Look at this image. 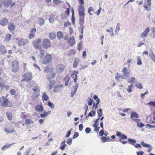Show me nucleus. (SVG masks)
Segmentation results:
<instances>
[{"label": "nucleus", "mask_w": 155, "mask_h": 155, "mask_svg": "<svg viewBox=\"0 0 155 155\" xmlns=\"http://www.w3.org/2000/svg\"><path fill=\"white\" fill-rule=\"evenodd\" d=\"M41 40L40 38H38L34 41L33 45L34 48L36 49H40L39 57L40 58H43L45 54V51L41 47Z\"/></svg>", "instance_id": "obj_1"}, {"label": "nucleus", "mask_w": 155, "mask_h": 155, "mask_svg": "<svg viewBox=\"0 0 155 155\" xmlns=\"http://www.w3.org/2000/svg\"><path fill=\"white\" fill-rule=\"evenodd\" d=\"M78 74V72L74 71H73V73L71 75L72 78L74 79V82L75 83V85L74 86V90L71 92V96L72 97H73L78 87V84L77 83H76L78 77L77 74Z\"/></svg>", "instance_id": "obj_2"}, {"label": "nucleus", "mask_w": 155, "mask_h": 155, "mask_svg": "<svg viewBox=\"0 0 155 155\" xmlns=\"http://www.w3.org/2000/svg\"><path fill=\"white\" fill-rule=\"evenodd\" d=\"M12 71L14 73L18 72L20 69V64L19 62L17 60L13 61L11 64Z\"/></svg>", "instance_id": "obj_3"}, {"label": "nucleus", "mask_w": 155, "mask_h": 155, "mask_svg": "<svg viewBox=\"0 0 155 155\" xmlns=\"http://www.w3.org/2000/svg\"><path fill=\"white\" fill-rule=\"evenodd\" d=\"M2 101L1 105L5 107H12V102L9 101L8 99L5 97H2Z\"/></svg>", "instance_id": "obj_4"}, {"label": "nucleus", "mask_w": 155, "mask_h": 155, "mask_svg": "<svg viewBox=\"0 0 155 155\" xmlns=\"http://www.w3.org/2000/svg\"><path fill=\"white\" fill-rule=\"evenodd\" d=\"M42 58L41 62L43 64H47L50 63L51 64L52 63L51 60H52V56L48 54H47L45 56L43 57V58Z\"/></svg>", "instance_id": "obj_5"}, {"label": "nucleus", "mask_w": 155, "mask_h": 155, "mask_svg": "<svg viewBox=\"0 0 155 155\" xmlns=\"http://www.w3.org/2000/svg\"><path fill=\"white\" fill-rule=\"evenodd\" d=\"M33 92L32 95V97L34 99L38 98L40 95V91L39 87L36 85L35 88H32Z\"/></svg>", "instance_id": "obj_6"}, {"label": "nucleus", "mask_w": 155, "mask_h": 155, "mask_svg": "<svg viewBox=\"0 0 155 155\" xmlns=\"http://www.w3.org/2000/svg\"><path fill=\"white\" fill-rule=\"evenodd\" d=\"M16 42L18 43V46H24L28 42V40L27 39H24L23 38H15V39Z\"/></svg>", "instance_id": "obj_7"}, {"label": "nucleus", "mask_w": 155, "mask_h": 155, "mask_svg": "<svg viewBox=\"0 0 155 155\" xmlns=\"http://www.w3.org/2000/svg\"><path fill=\"white\" fill-rule=\"evenodd\" d=\"M23 79L21 80V82L25 81L28 82L31 80L32 78V75L31 73L27 72L23 74L22 76Z\"/></svg>", "instance_id": "obj_8"}, {"label": "nucleus", "mask_w": 155, "mask_h": 155, "mask_svg": "<svg viewBox=\"0 0 155 155\" xmlns=\"http://www.w3.org/2000/svg\"><path fill=\"white\" fill-rule=\"evenodd\" d=\"M42 47L45 49L51 47V45L50 40L48 38L44 39L42 41Z\"/></svg>", "instance_id": "obj_9"}, {"label": "nucleus", "mask_w": 155, "mask_h": 155, "mask_svg": "<svg viewBox=\"0 0 155 155\" xmlns=\"http://www.w3.org/2000/svg\"><path fill=\"white\" fill-rule=\"evenodd\" d=\"M65 69V66L62 64H57L56 67V71L57 74L63 73Z\"/></svg>", "instance_id": "obj_10"}, {"label": "nucleus", "mask_w": 155, "mask_h": 155, "mask_svg": "<svg viewBox=\"0 0 155 155\" xmlns=\"http://www.w3.org/2000/svg\"><path fill=\"white\" fill-rule=\"evenodd\" d=\"M130 117L133 121L136 122H138V121H140V120L138 119L139 117L138 114L135 112L133 111L130 114Z\"/></svg>", "instance_id": "obj_11"}, {"label": "nucleus", "mask_w": 155, "mask_h": 155, "mask_svg": "<svg viewBox=\"0 0 155 155\" xmlns=\"http://www.w3.org/2000/svg\"><path fill=\"white\" fill-rule=\"evenodd\" d=\"M122 72L123 73V77L124 79L127 78L130 76V72L127 68L124 67L122 69Z\"/></svg>", "instance_id": "obj_12"}, {"label": "nucleus", "mask_w": 155, "mask_h": 155, "mask_svg": "<svg viewBox=\"0 0 155 155\" xmlns=\"http://www.w3.org/2000/svg\"><path fill=\"white\" fill-rule=\"evenodd\" d=\"M0 87L2 88H5L7 90L9 88V86L8 85H6L5 81L1 77H0Z\"/></svg>", "instance_id": "obj_13"}, {"label": "nucleus", "mask_w": 155, "mask_h": 155, "mask_svg": "<svg viewBox=\"0 0 155 155\" xmlns=\"http://www.w3.org/2000/svg\"><path fill=\"white\" fill-rule=\"evenodd\" d=\"M79 20V23L80 24L79 27V30H80L81 33L82 34L83 32V28L84 26L83 24L84 22V17H80Z\"/></svg>", "instance_id": "obj_14"}, {"label": "nucleus", "mask_w": 155, "mask_h": 155, "mask_svg": "<svg viewBox=\"0 0 155 155\" xmlns=\"http://www.w3.org/2000/svg\"><path fill=\"white\" fill-rule=\"evenodd\" d=\"M68 43L71 46H73L75 44V41L73 36L69 38L68 41Z\"/></svg>", "instance_id": "obj_15"}, {"label": "nucleus", "mask_w": 155, "mask_h": 155, "mask_svg": "<svg viewBox=\"0 0 155 155\" xmlns=\"http://www.w3.org/2000/svg\"><path fill=\"white\" fill-rule=\"evenodd\" d=\"M35 110L38 112H41L43 111L44 107L42 104H38L35 107Z\"/></svg>", "instance_id": "obj_16"}, {"label": "nucleus", "mask_w": 155, "mask_h": 155, "mask_svg": "<svg viewBox=\"0 0 155 155\" xmlns=\"http://www.w3.org/2000/svg\"><path fill=\"white\" fill-rule=\"evenodd\" d=\"M6 52L7 49L3 45H1L0 46V55H3Z\"/></svg>", "instance_id": "obj_17"}, {"label": "nucleus", "mask_w": 155, "mask_h": 155, "mask_svg": "<svg viewBox=\"0 0 155 155\" xmlns=\"http://www.w3.org/2000/svg\"><path fill=\"white\" fill-rule=\"evenodd\" d=\"M70 12V10H66V11L63 13L61 15L62 19H64L66 18L69 15Z\"/></svg>", "instance_id": "obj_18"}, {"label": "nucleus", "mask_w": 155, "mask_h": 155, "mask_svg": "<svg viewBox=\"0 0 155 155\" xmlns=\"http://www.w3.org/2000/svg\"><path fill=\"white\" fill-rule=\"evenodd\" d=\"M149 27L146 28L145 30L141 34V36L142 38L145 37L147 35L148 33L150 31Z\"/></svg>", "instance_id": "obj_19"}, {"label": "nucleus", "mask_w": 155, "mask_h": 155, "mask_svg": "<svg viewBox=\"0 0 155 155\" xmlns=\"http://www.w3.org/2000/svg\"><path fill=\"white\" fill-rule=\"evenodd\" d=\"M8 23V19L6 18H3L2 19L0 23L1 25L4 26L6 25Z\"/></svg>", "instance_id": "obj_20"}, {"label": "nucleus", "mask_w": 155, "mask_h": 155, "mask_svg": "<svg viewBox=\"0 0 155 155\" xmlns=\"http://www.w3.org/2000/svg\"><path fill=\"white\" fill-rule=\"evenodd\" d=\"M8 28L10 31H14L15 28V25L12 23H9L8 25Z\"/></svg>", "instance_id": "obj_21"}, {"label": "nucleus", "mask_w": 155, "mask_h": 155, "mask_svg": "<svg viewBox=\"0 0 155 155\" xmlns=\"http://www.w3.org/2000/svg\"><path fill=\"white\" fill-rule=\"evenodd\" d=\"M55 73H50L47 75V78L48 80H49L53 79L55 77Z\"/></svg>", "instance_id": "obj_22"}, {"label": "nucleus", "mask_w": 155, "mask_h": 155, "mask_svg": "<svg viewBox=\"0 0 155 155\" xmlns=\"http://www.w3.org/2000/svg\"><path fill=\"white\" fill-rule=\"evenodd\" d=\"M12 38V35L9 34L6 35L5 36L4 41L5 42H7L10 41Z\"/></svg>", "instance_id": "obj_23"}, {"label": "nucleus", "mask_w": 155, "mask_h": 155, "mask_svg": "<svg viewBox=\"0 0 155 155\" xmlns=\"http://www.w3.org/2000/svg\"><path fill=\"white\" fill-rule=\"evenodd\" d=\"M151 3V1L150 0H147L146 2L144 3V8L146 9H147L148 7L150 6Z\"/></svg>", "instance_id": "obj_24"}, {"label": "nucleus", "mask_w": 155, "mask_h": 155, "mask_svg": "<svg viewBox=\"0 0 155 155\" xmlns=\"http://www.w3.org/2000/svg\"><path fill=\"white\" fill-rule=\"evenodd\" d=\"M51 113V111H49L48 112H44L43 114H41L40 116L41 117H45L50 114Z\"/></svg>", "instance_id": "obj_25"}, {"label": "nucleus", "mask_w": 155, "mask_h": 155, "mask_svg": "<svg viewBox=\"0 0 155 155\" xmlns=\"http://www.w3.org/2000/svg\"><path fill=\"white\" fill-rule=\"evenodd\" d=\"M11 2V0H4V5L5 6H8L10 5Z\"/></svg>", "instance_id": "obj_26"}, {"label": "nucleus", "mask_w": 155, "mask_h": 155, "mask_svg": "<svg viewBox=\"0 0 155 155\" xmlns=\"http://www.w3.org/2000/svg\"><path fill=\"white\" fill-rule=\"evenodd\" d=\"M49 97L46 93L44 92L42 95V100L43 101H47Z\"/></svg>", "instance_id": "obj_27"}, {"label": "nucleus", "mask_w": 155, "mask_h": 155, "mask_svg": "<svg viewBox=\"0 0 155 155\" xmlns=\"http://www.w3.org/2000/svg\"><path fill=\"white\" fill-rule=\"evenodd\" d=\"M93 98L97 102L95 107V109H96L97 107V105L99 104L100 102V99L98 98L97 96L95 95H94Z\"/></svg>", "instance_id": "obj_28"}, {"label": "nucleus", "mask_w": 155, "mask_h": 155, "mask_svg": "<svg viewBox=\"0 0 155 155\" xmlns=\"http://www.w3.org/2000/svg\"><path fill=\"white\" fill-rule=\"evenodd\" d=\"M70 79V77L68 76H66L64 78V80L65 81V86H67L68 84L69 81Z\"/></svg>", "instance_id": "obj_29"}, {"label": "nucleus", "mask_w": 155, "mask_h": 155, "mask_svg": "<svg viewBox=\"0 0 155 155\" xmlns=\"http://www.w3.org/2000/svg\"><path fill=\"white\" fill-rule=\"evenodd\" d=\"M49 88L51 89L55 86V82L54 80L51 81L49 83Z\"/></svg>", "instance_id": "obj_30"}, {"label": "nucleus", "mask_w": 155, "mask_h": 155, "mask_svg": "<svg viewBox=\"0 0 155 155\" xmlns=\"http://www.w3.org/2000/svg\"><path fill=\"white\" fill-rule=\"evenodd\" d=\"M4 130L7 134L13 133L15 131V130L13 129H11V130H9L7 128H5Z\"/></svg>", "instance_id": "obj_31"}, {"label": "nucleus", "mask_w": 155, "mask_h": 155, "mask_svg": "<svg viewBox=\"0 0 155 155\" xmlns=\"http://www.w3.org/2000/svg\"><path fill=\"white\" fill-rule=\"evenodd\" d=\"M65 143V141L64 140L61 143L60 149L62 150H64L66 146V145Z\"/></svg>", "instance_id": "obj_32"}, {"label": "nucleus", "mask_w": 155, "mask_h": 155, "mask_svg": "<svg viewBox=\"0 0 155 155\" xmlns=\"http://www.w3.org/2000/svg\"><path fill=\"white\" fill-rule=\"evenodd\" d=\"M38 23L40 25H42L45 23L43 19L41 18H38Z\"/></svg>", "instance_id": "obj_33"}, {"label": "nucleus", "mask_w": 155, "mask_h": 155, "mask_svg": "<svg viewBox=\"0 0 155 155\" xmlns=\"http://www.w3.org/2000/svg\"><path fill=\"white\" fill-rule=\"evenodd\" d=\"M33 121L30 119H26L25 120V124H26L29 125L30 124H33Z\"/></svg>", "instance_id": "obj_34"}, {"label": "nucleus", "mask_w": 155, "mask_h": 155, "mask_svg": "<svg viewBox=\"0 0 155 155\" xmlns=\"http://www.w3.org/2000/svg\"><path fill=\"white\" fill-rule=\"evenodd\" d=\"M57 36L58 39H60L63 37V33L61 32L58 31L57 33Z\"/></svg>", "instance_id": "obj_35"}, {"label": "nucleus", "mask_w": 155, "mask_h": 155, "mask_svg": "<svg viewBox=\"0 0 155 155\" xmlns=\"http://www.w3.org/2000/svg\"><path fill=\"white\" fill-rule=\"evenodd\" d=\"M128 141L129 143L130 144L134 146L136 142V141L135 140L130 138L128 139Z\"/></svg>", "instance_id": "obj_36"}, {"label": "nucleus", "mask_w": 155, "mask_h": 155, "mask_svg": "<svg viewBox=\"0 0 155 155\" xmlns=\"http://www.w3.org/2000/svg\"><path fill=\"white\" fill-rule=\"evenodd\" d=\"M109 137H101V140L103 141V142H106L108 140L109 141H111V139H109Z\"/></svg>", "instance_id": "obj_37"}, {"label": "nucleus", "mask_w": 155, "mask_h": 155, "mask_svg": "<svg viewBox=\"0 0 155 155\" xmlns=\"http://www.w3.org/2000/svg\"><path fill=\"white\" fill-rule=\"evenodd\" d=\"M6 115L9 120H11L12 119V114L11 113L9 112H7L6 113Z\"/></svg>", "instance_id": "obj_38"}, {"label": "nucleus", "mask_w": 155, "mask_h": 155, "mask_svg": "<svg viewBox=\"0 0 155 155\" xmlns=\"http://www.w3.org/2000/svg\"><path fill=\"white\" fill-rule=\"evenodd\" d=\"M84 2L83 0H79V3L81 6H80L79 7V10H83L84 9L82 5L84 4Z\"/></svg>", "instance_id": "obj_39"}, {"label": "nucleus", "mask_w": 155, "mask_h": 155, "mask_svg": "<svg viewBox=\"0 0 155 155\" xmlns=\"http://www.w3.org/2000/svg\"><path fill=\"white\" fill-rule=\"evenodd\" d=\"M84 10H79V15L80 17H84Z\"/></svg>", "instance_id": "obj_40"}, {"label": "nucleus", "mask_w": 155, "mask_h": 155, "mask_svg": "<svg viewBox=\"0 0 155 155\" xmlns=\"http://www.w3.org/2000/svg\"><path fill=\"white\" fill-rule=\"evenodd\" d=\"M49 36L51 39H53L55 38L56 35L54 33L51 32L49 34Z\"/></svg>", "instance_id": "obj_41"}, {"label": "nucleus", "mask_w": 155, "mask_h": 155, "mask_svg": "<svg viewBox=\"0 0 155 155\" xmlns=\"http://www.w3.org/2000/svg\"><path fill=\"white\" fill-rule=\"evenodd\" d=\"M75 53V51L73 49L69 51H68V56H70L72 54H74Z\"/></svg>", "instance_id": "obj_42"}, {"label": "nucleus", "mask_w": 155, "mask_h": 155, "mask_svg": "<svg viewBox=\"0 0 155 155\" xmlns=\"http://www.w3.org/2000/svg\"><path fill=\"white\" fill-rule=\"evenodd\" d=\"M121 78L122 79H124L123 76L120 75L118 73H117L115 76V78L116 80H119V79Z\"/></svg>", "instance_id": "obj_43"}, {"label": "nucleus", "mask_w": 155, "mask_h": 155, "mask_svg": "<svg viewBox=\"0 0 155 155\" xmlns=\"http://www.w3.org/2000/svg\"><path fill=\"white\" fill-rule=\"evenodd\" d=\"M13 144H7L4 145L2 148L1 149L2 150H4L7 148L9 147L12 146Z\"/></svg>", "instance_id": "obj_44"}, {"label": "nucleus", "mask_w": 155, "mask_h": 155, "mask_svg": "<svg viewBox=\"0 0 155 155\" xmlns=\"http://www.w3.org/2000/svg\"><path fill=\"white\" fill-rule=\"evenodd\" d=\"M141 144L144 147L148 148L150 147V144L145 143L143 141H142L141 142Z\"/></svg>", "instance_id": "obj_45"}, {"label": "nucleus", "mask_w": 155, "mask_h": 155, "mask_svg": "<svg viewBox=\"0 0 155 155\" xmlns=\"http://www.w3.org/2000/svg\"><path fill=\"white\" fill-rule=\"evenodd\" d=\"M133 87V85L132 83H131L130 85H129L127 88V91L129 93H130L132 92L131 90L132 87Z\"/></svg>", "instance_id": "obj_46"}, {"label": "nucleus", "mask_w": 155, "mask_h": 155, "mask_svg": "<svg viewBox=\"0 0 155 155\" xmlns=\"http://www.w3.org/2000/svg\"><path fill=\"white\" fill-rule=\"evenodd\" d=\"M137 64L138 65H140L142 64V61L141 58L139 56H137Z\"/></svg>", "instance_id": "obj_47"}, {"label": "nucleus", "mask_w": 155, "mask_h": 155, "mask_svg": "<svg viewBox=\"0 0 155 155\" xmlns=\"http://www.w3.org/2000/svg\"><path fill=\"white\" fill-rule=\"evenodd\" d=\"M106 31L110 33V35L111 36H113L114 35L113 32V29L112 28H110V30L107 29Z\"/></svg>", "instance_id": "obj_48"}, {"label": "nucleus", "mask_w": 155, "mask_h": 155, "mask_svg": "<svg viewBox=\"0 0 155 155\" xmlns=\"http://www.w3.org/2000/svg\"><path fill=\"white\" fill-rule=\"evenodd\" d=\"M97 113L99 118H100L102 115V109L101 108L100 109L97 111Z\"/></svg>", "instance_id": "obj_49"}, {"label": "nucleus", "mask_w": 155, "mask_h": 155, "mask_svg": "<svg viewBox=\"0 0 155 155\" xmlns=\"http://www.w3.org/2000/svg\"><path fill=\"white\" fill-rule=\"evenodd\" d=\"M100 119V118H99L96 119L95 121L94 124H93V126H98L99 124V120Z\"/></svg>", "instance_id": "obj_50"}, {"label": "nucleus", "mask_w": 155, "mask_h": 155, "mask_svg": "<svg viewBox=\"0 0 155 155\" xmlns=\"http://www.w3.org/2000/svg\"><path fill=\"white\" fill-rule=\"evenodd\" d=\"M147 105L150 107H155V102L151 101L147 103Z\"/></svg>", "instance_id": "obj_51"}, {"label": "nucleus", "mask_w": 155, "mask_h": 155, "mask_svg": "<svg viewBox=\"0 0 155 155\" xmlns=\"http://www.w3.org/2000/svg\"><path fill=\"white\" fill-rule=\"evenodd\" d=\"M136 86L138 88L141 89H142L143 87L142 85V84L141 83H137L136 84Z\"/></svg>", "instance_id": "obj_52"}, {"label": "nucleus", "mask_w": 155, "mask_h": 155, "mask_svg": "<svg viewBox=\"0 0 155 155\" xmlns=\"http://www.w3.org/2000/svg\"><path fill=\"white\" fill-rule=\"evenodd\" d=\"M53 2L56 4H59L63 2L62 1L60 0H54Z\"/></svg>", "instance_id": "obj_53"}, {"label": "nucleus", "mask_w": 155, "mask_h": 155, "mask_svg": "<svg viewBox=\"0 0 155 155\" xmlns=\"http://www.w3.org/2000/svg\"><path fill=\"white\" fill-rule=\"evenodd\" d=\"M78 61L76 60V59H75L73 64V66L74 68H76L78 64Z\"/></svg>", "instance_id": "obj_54"}, {"label": "nucleus", "mask_w": 155, "mask_h": 155, "mask_svg": "<svg viewBox=\"0 0 155 155\" xmlns=\"http://www.w3.org/2000/svg\"><path fill=\"white\" fill-rule=\"evenodd\" d=\"M54 17L53 15H51L49 18V21L50 22H52L54 20Z\"/></svg>", "instance_id": "obj_55"}, {"label": "nucleus", "mask_w": 155, "mask_h": 155, "mask_svg": "<svg viewBox=\"0 0 155 155\" xmlns=\"http://www.w3.org/2000/svg\"><path fill=\"white\" fill-rule=\"evenodd\" d=\"M88 104L89 106H91L92 105L93 103V100L90 98L88 97Z\"/></svg>", "instance_id": "obj_56"}, {"label": "nucleus", "mask_w": 155, "mask_h": 155, "mask_svg": "<svg viewBox=\"0 0 155 155\" xmlns=\"http://www.w3.org/2000/svg\"><path fill=\"white\" fill-rule=\"evenodd\" d=\"M48 105L51 108H53L54 107V104L50 101H49L48 103Z\"/></svg>", "instance_id": "obj_57"}, {"label": "nucleus", "mask_w": 155, "mask_h": 155, "mask_svg": "<svg viewBox=\"0 0 155 155\" xmlns=\"http://www.w3.org/2000/svg\"><path fill=\"white\" fill-rule=\"evenodd\" d=\"M35 36V34L30 33L28 37L29 39H32L34 38Z\"/></svg>", "instance_id": "obj_58"}, {"label": "nucleus", "mask_w": 155, "mask_h": 155, "mask_svg": "<svg viewBox=\"0 0 155 155\" xmlns=\"http://www.w3.org/2000/svg\"><path fill=\"white\" fill-rule=\"evenodd\" d=\"M95 114V112L92 110L89 113L88 116H91L92 117L93 116H94Z\"/></svg>", "instance_id": "obj_59"}, {"label": "nucleus", "mask_w": 155, "mask_h": 155, "mask_svg": "<svg viewBox=\"0 0 155 155\" xmlns=\"http://www.w3.org/2000/svg\"><path fill=\"white\" fill-rule=\"evenodd\" d=\"M23 50L21 48H19V49L17 50V51L16 52V53L20 54H22L23 53Z\"/></svg>", "instance_id": "obj_60"}, {"label": "nucleus", "mask_w": 155, "mask_h": 155, "mask_svg": "<svg viewBox=\"0 0 155 155\" xmlns=\"http://www.w3.org/2000/svg\"><path fill=\"white\" fill-rule=\"evenodd\" d=\"M139 121H138V122H136L137 123V125L140 127H142L144 126V124L140 122V123H139Z\"/></svg>", "instance_id": "obj_61"}, {"label": "nucleus", "mask_w": 155, "mask_h": 155, "mask_svg": "<svg viewBox=\"0 0 155 155\" xmlns=\"http://www.w3.org/2000/svg\"><path fill=\"white\" fill-rule=\"evenodd\" d=\"M10 93L12 95H14L15 94L16 91L14 89H12L10 90Z\"/></svg>", "instance_id": "obj_62"}, {"label": "nucleus", "mask_w": 155, "mask_h": 155, "mask_svg": "<svg viewBox=\"0 0 155 155\" xmlns=\"http://www.w3.org/2000/svg\"><path fill=\"white\" fill-rule=\"evenodd\" d=\"M79 136V134L78 132H75L74 133V135L73 138L75 139L77 137Z\"/></svg>", "instance_id": "obj_63"}, {"label": "nucleus", "mask_w": 155, "mask_h": 155, "mask_svg": "<svg viewBox=\"0 0 155 155\" xmlns=\"http://www.w3.org/2000/svg\"><path fill=\"white\" fill-rule=\"evenodd\" d=\"M91 131V129L89 127H87L85 130V132L87 134H88L90 133Z\"/></svg>", "instance_id": "obj_64"}]
</instances>
